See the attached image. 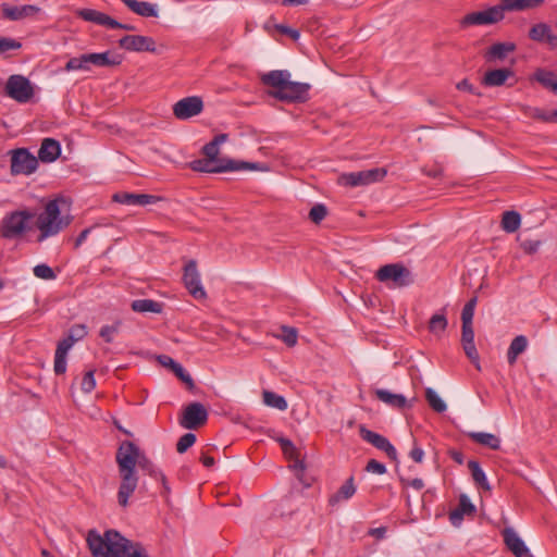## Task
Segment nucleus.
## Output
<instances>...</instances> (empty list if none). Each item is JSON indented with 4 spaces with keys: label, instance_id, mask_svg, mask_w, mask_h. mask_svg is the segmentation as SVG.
Returning <instances> with one entry per match:
<instances>
[{
    "label": "nucleus",
    "instance_id": "42",
    "mask_svg": "<svg viewBox=\"0 0 557 557\" xmlns=\"http://www.w3.org/2000/svg\"><path fill=\"white\" fill-rule=\"evenodd\" d=\"M536 79L544 87L550 89L554 92H557V76L554 73L547 71H539L536 73Z\"/></svg>",
    "mask_w": 557,
    "mask_h": 557
},
{
    "label": "nucleus",
    "instance_id": "29",
    "mask_svg": "<svg viewBox=\"0 0 557 557\" xmlns=\"http://www.w3.org/2000/svg\"><path fill=\"white\" fill-rule=\"evenodd\" d=\"M375 396L379 400L393 408L403 409L407 406V399L401 394H394L386 389H376Z\"/></svg>",
    "mask_w": 557,
    "mask_h": 557
},
{
    "label": "nucleus",
    "instance_id": "33",
    "mask_svg": "<svg viewBox=\"0 0 557 557\" xmlns=\"http://www.w3.org/2000/svg\"><path fill=\"white\" fill-rule=\"evenodd\" d=\"M468 436L475 443L486 446L493 450L500 448V440L492 433L470 432L468 433Z\"/></svg>",
    "mask_w": 557,
    "mask_h": 557
},
{
    "label": "nucleus",
    "instance_id": "62",
    "mask_svg": "<svg viewBox=\"0 0 557 557\" xmlns=\"http://www.w3.org/2000/svg\"><path fill=\"white\" fill-rule=\"evenodd\" d=\"M533 117L545 121V122H555L554 111L550 113H545L539 109L534 110Z\"/></svg>",
    "mask_w": 557,
    "mask_h": 557
},
{
    "label": "nucleus",
    "instance_id": "57",
    "mask_svg": "<svg viewBox=\"0 0 557 557\" xmlns=\"http://www.w3.org/2000/svg\"><path fill=\"white\" fill-rule=\"evenodd\" d=\"M474 342V331L472 324H462L461 343Z\"/></svg>",
    "mask_w": 557,
    "mask_h": 557
},
{
    "label": "nucleus",
    "instance_id": "14",
    "mask_svg": "<svg viewBox=\"0 0 557 557\" xmlns=\"http://www.w3.org/2000/svg\"><path fill=\"white\" fill-rule=\"evenodd\" d=\"M203 110V101L199 96H190L178 100L173 106V114L178 120H188L200 114Z\"/></svg>",
    "mask_w": 557,
    "mask_h": 557
},
{
    "label": "nucleus",
    "instance_id": "36",
    "mask_svg": "<svg viewBox=\"0 0 557 557\" xmlns=\"http://www.w3.org/2000/svg\"><path fill=\"white\" fill-rule=\"evenodd\" d=\"M521 224V216L517 211H505L502 219V227L507 233L516 232Z\"/></svg>",
    "mask_w": 557,
    "mask_h": 557
},
{
    "label": "nucleus",
    "instance_id": "12",
    "mask_svg": "<svg viewBox=\"0 0 557 557\" xmlns=\"http://www.w3.org/2000/svg\"><path fill=\"white\" fill-rule=\"evenodd\" d=\"M504 18L500 5L488 8L484 11L471 12L462 17L460 21L461 27H469L474 25H490L495 24Z\"/></svg>",
    "mask_w": 557,
    "mask_h": 557
},
{
    "label": "nucleus",
    "instance_id": "11",
    "mask_svg": "<svg viewBox=\"0 0 557 557\" xmlns=\"http://www.w3.org/2000/svg\"><path fill=\"white\" fill-rule=\"evenodd\" d=\"M38 160L27 149L18 148L11 151V173L13 175H29L36 171Z\"/></svg>",
    "mask_w": 557,
    "mask_h": 557
},
{
    "label": "nucleus",
    "instance_id": "53",
    "mask_svg": "<svg viewBox=\"0 0 557 557\" xmlns=\"http://www.w3.org/2000/svg\"><path fill=\"white\" fill-rule=\"evenodd\" d=\"M86 334L87 330L84 324H75L70 329L67 337L75 344L77 341L83 339Z\"/></svg>",
    "mask_w": 557,
    "mask_h": 557
},
{
    "label": "nucleus",
    "instance_id": "24",
    "mask_svg": "<svg viewBox=\"0 0 557 557\" xmlns=\"http://www.w3.org/2000/svg\"><path fill=\"white\" fill-rule=\"evenodd\" d=\"M74 343L69 338L65 337L64 339L60 341L57 349H55V356H54V372L55 374H63L66 371V354L72 348Z\"/></svg>",
    "mask_w": 557,
    "mask_h": 557
},
{
    "label": "nucleus",
    "instance_id": "41",
    "mask_svg": "<svg viewBox=\"0 0 557 557\" xmlns=\"http://www.w3.org/2000/svg\"><path fill=\"white\" fill-rule=\"evenodd\" d=\"M202 152L207 159L212 161L215 164H226L230 159H218L220 148L216 146V143L212 140L206 144L202 148Z\"/></svg>",
    "mask_w": 557,
    "mask_h": 557
},
{
    "label": "nucleus",
    "instance_id": "63",
    "mask_svg": "<svg viewBox=\"0 0 557 557\" xmlns=\"http://www.w3.org/2000/svg\"><path fill=\"white\" fill-rule=\"evenodd\" d=\"M457 89L468 91L470 94H476L473 85L468 79H462L457 84Z\"/></svg>",
    "mask_w": 557,
    "mask_h": 557
},
{
    "label": "nucleus",
    "instance_id": "22",
    "mask_svg": "<svg viewBox=\"0 0 557 557\" xmlns=\"http://www.w3.org/2000/svg\"><path fill=\"white\" fill-rule=\"evenodd\" d=\"M475 512V506L470 502L469 497L461 494L459 497V505L450 511L449 520L453 525L458 527L463 520V516H471Z\"/></svg>",
    "mask_w": 557,
    "mask_h": 557
},
{
    "label": "nucleus",
    "instance_id": "28",
    "mask_svg": "<svg viewBox=\"0 0 557 557\" xmlns=\"http://www.w3.org/2000/svg\"><path fill=\"white\" fill-rule=\"evenodd\" d=\"M544 3V0H502L500 8L503 14L505 11H524L534 9Z\"/></svg>",
    "mask_w": 557,
    "mask_h": 557
},
{
    "label": "nucleus",
    "instance_id": "20",
    "mask_svg": "<svg viewBox=\"0 0 557 557\" xmlns=\"http://www.w3.org/2000/svg\"><path fill=\"white\" fill-rule=\"evenodd\" d=\"M516 49L517 46L515 42H496L484 51L483 57L487 63L502 62Z\"/></svg>",
    "mask_w": 557,
    "mask_h": 557
},
{
    "label": "nucleus",
    "instance_id": "56",
    "mask_svg": "<svg viewBox=\"0 0 557 557\" xmlns=\"http://www.w3.org/2000/svg\"><path fill=\"white\" fill-rule=\"evenodd\" d=\"M117 332V325H106L100 330V336L107 342L113 341V334Z\"/></svg>",
    "mask_w": 557,
    "mask_h": 557
},
{
    "label": "nucleus",
    "instance_id": "30",
    "mask_svg": "<svg viewBox=\"0 0 557 557\" xmlns=\"http://www.w3.org/2000/svg\"><path fill=\"white\" fill-rule=\"evenodd\" d=\"M355 493H356V486L354 483V478L350 476L338 488V491L329 498V504L331 506H335L336 504H338L342 500H347V499L351 498L355 495Z\"/></svg>",
    "mask_w": 557,
    "mask_h": 557
},
{
    "label": "nucleus",
    "instance_id": "34",
    "mask_svg": "<svg viewBox=\"0 0 557 557\" xmlns=\"http://www.w3.org/2000/svg\"><path fill=\"white\" fill-rule=\"evenodd\" d=\"M132 309L136 312H153L160 313L162 311V305L152 299H137L132 302Z\"/></svg>",
    "mask_w": 557,
    "mask_h": 557
},
{
    "label": "nucleus",
    "instance_id": "19",
    "mask_svg": "<svg viewBox=\"0 0 557 557\" xmlns=\"http://www.w3.org/2000/svg\"><path fill=\"white\" fill-rule=\"evenodd\" d=\"M161 198L148 194L116 193L112 196V200L127 206H147L156 203Z\"/></svg>",
    "mask_w": 557,
    "mask_h": 557
},
{
    "label": "nucleus",
    "instance_id": "2",
    "mask_svg": "<svg viewBox=\"0 0 557 557\" xmlns=\"http://www.w3.org/2000/svg\"><path fill=\"white\" fill-rule=\"evenodd\" d=\"M144 453L133 442L124 441L117 448L115 461L119 468L121 483L117 492V502L126 507L128 499L138 485L136 466L139 467Z\"/></svg>",
    "mask_w": 557,
    "mask_h": 557
},
{
    "label": "nucleus",
    "instance_id": "27",
    "mask_svg": "<svg viewBox=\"0 0 557 557\" xmlns=\"http://www.w3.org/2000/svg\"><path fill=\"white\" fill-rule=\"evenodd\" d=\"M88 66H114L121 63V57L117 54L112 55L109 51L102 53H86Z\"/></svg>",
    "mask_w": 557,
    "mask_h": 557
},
{
    "label": "nucleus",
    "instance_id": "18",
    "mask_svg": "<svg viewBox=\"0 0 557 557\" xmlns=\"http://www.w3.org/2000/svg\"><path fill=\"white\" fill-rule=\"evenodd\" d=\"M40 8L33 4L25 5H10L8 3L1 4L2 16L10 21H20L36 15Z\"/></svg>",
    "mask_w": 557,
    "mask_h": 557
},
{
    "label": "nucleus",
    "instance_id": "1",
    "mask_svg": "<svg viewBox=\"0 0 557 557\" xmlns=\"http://www.w3.org/2000/svg\"><path fill=\"white\" fill-rule=\"evenodd\" d=\"M86 541L94 557H149L141 543L132 542L115 530H108L103 535L90 530Z\"/></svg>",
    "mask_w": 557,
    "mask_h": 557
},
{
    "label": "nucleus",
    "instance_id": "50",
    "mask_svg": "<svg viewBox=\"0 0 557 557\" xmlns=\"http://www.w3.org/2000/svg\"><path fill=\"white\" fill-rule=\"evenodd\" d=\"M466 356L475 364L476 369L480 370L479 352L476 350L474 342L461 343Z\"/></svg>",
    "mask_w": 557,
    "mask_h": 557
},
{
    "label": "nucleus",
    "instance_id": "31",
    "mask_svg": "<svg viewBox=\"0 0 557 557\" xmlns=\"http://www.w3.org/2000/svg\"><path fill=\"white\" fill-rule=\"evenodd\" d=\"M528 347V339L524 335L516 336L508 348L507 360L510 366H513L519 355L525 351Z\"/></svg>",
    "mask_w": 557,
    "mask_h": 557
},
{
    "label": "nucleus",
    "instance_id": "60",
    "mask_svg": "<svg viewBox=\"0 0 557 557\" xmlns=\"http://www.w3.org/2000/svg\"><path fill=\"white\" fill-rule=\"evenodd\" d=\"M473 315L474 309H469V307L465 306L461 312L462 324H472Z\"/></svg>",
    "mask_w": 557,
    "mask_h": 557
},
{
    "label": "nucleus",
    "instance_id": "32",
    "mask_svg": "<svg viewBox=\"0 0 557 557\" xmlns=\"http://www.w3.org/2000/svg\"><path fill=\"white\" fill-rule=\"evenodd\" d=\"M139 468L146 471L150 476L161 481L164 488V495L170 493V486L168 485L165 475L162 473V471L154 467V465L145 456V454L140 460Z\"/></svg>",
    "mask_w": 557,
    "mask_h": 557
},
{
    "label": "nucleus",
    "instance_id": "16",
    "mask_svg": "<svg viewBox=\"0 0 557 557\" xmlns=\"http://www.w3.org/2000/svg\"><path fill=\"white\" fill-rule=\"evenodd\" d=\"M360 436L363 441L370 443L374 447L386 453V455L392 459H397V451L395 447L389 443V441L383 435L375 433L371 430H368L366 426H361L359 430Z\"/></svg>",
    "mask_w": 557,
    "mask_h": 557
},
{
    "label": "nucleus",
    "instance_id": "51",
    "mask_svg": "<svg viewBox=\"0 0 557 557\" xmlns=\"http://www.w3.org/2000/svg\"><path fill=\"white\" fill-rule=\"evenodd\" d=\"M22 44L13 38L0 37V54H3L10 50H18Z\"/></svg>",
    "mask_w": 557,
    "mask_h": 557
},
{
    "label": "nucleus",
    "instance_id": "59",
    "mask_svg": "<svg viewBox=\"0 0 557 557\" xmlns=\"http://www.w3.org/2000/svg\"><path fill=\"white\" fill-rule=\"evenodd\" d=\"M276 29L282 34L288 35L294 40H298L300 36L297 29L290 28L285 25H276Z\"/></svg>",
    "mask_w": 557,
    "mask_h": 557
},
{
    "label": "nucleus",
    "instance_id": "13",
    "mask_svg": "<svg viewBox=\"0 0 557 557\" xmlns=\"http://www.w3.org/2000/svg\"><path fill=\"white\" fill-rule=\"evenodd\" d=\"M208 410L198 401L188 404L183 411L180 424L187 430H196L208 420Z\"/></svg>",
    "mask_w": 557,
    "mask_h": 557
},
{
    "label": "nucleus",
    "instance_id": "46",
    "mask_svg": "<svg viewBox=\"0 0 557 557\" xmlns=\"http://www.w3.org/2000/svg\"><path fill=\"white\" fill-rule=\"evenodd\" d=\"M34 275L38 278H41V280H47V281H50V280H54L55 278V273L54 271L47 264L45 263H41V264H37L34 269Z\"/></svg>",
    "mask_w": 557,
    "mask_h": 557
},
{
    "label": "nucleus",
    "instance_id": "37",
    "mask_svg": "<svg viewBox=\"0 0 557 557\" xmlns=\"http://www.w3.org/2000/svg\"><path fill=\"white\" fill-rule=\"evenodd\" d=\"M553 33L552 27L546 23L533 25L529 32V37L537 42H545Z\"/></svg>",
    "mask_w": 557,
    "mask_h": 557
},
{
    "label": "nucleus",
    "instance_id": "8",
    "mask_svg": "<svg viewBox=\"0 0 557 557\" xmlns=\"http://www.w3.org/2000/svg\"><path fill=\"white\" fill-rule=\"evenodd\" d=\"M189 168L196 172L205 173H223L227 171H237L244 169L256 170L258 165L256 163L240 162L237 163L234 160H228L226 164H215L209 159H197L189 163Z\"/></svg>",
    "mask_w": 557,
    "mask_h": 557
},
{
    "label": "nucleus",
    "instance_id": "17",
    "mask_svg": "<svg viewBox=\"0 0 557 557\" xmlns=\"http://www.w3.org/2000/svg\"><path fill=\"white\" fill-rule=\"evenodd\" d=\"M502 535L506 547L516 557H533L525 543L512 528H505Z\"/></svg>",
    "mask_w": 557,
    "mask_h": 557
},
{
    "label": "nucleus",
    "instance_id": "35",
    "mask_svg": "<svg viewBox=\"0 0 557 557\" xmlns=\"http://www.w3.org/2000/svg\"><path fill=\"white\" fill-rule=\"evenodd\" d=\"M468 468L471 472L472 479L475 484L480 485L482 488L490 491L491 486L486 479L484 471L482 470L480 463L475 460H470L468 462Z\"/></svg>",
    "mask_w": 557,
    "mask_h": 557
},
{
    "label": "nucleus",
    "instance_id": "10",
    "mask_svg": "<svg viewBox=\"0 0 557 557\" xmlns=\"http://www.w3.org/2000/svg\"><path fill=\"white\" fill-rule=\"evenodd\" d=\"M5 91L9 97L21 103L29 101L34 96L30 82L22 75H11L7 82Z\"/></svg>",
    "mask_w": 557,
    "mask_h": 557
},
{
    "label": "nucleus",
    "instance_id": "9",
    "mask_svg": "<svg viewBox=\"0 0 557 557\" xmlns=\"http://www.w3.org/2000/svg\"><path fill=\"white\" fill-rule=\"evenodd\" d=\"M183 282L186 289L195 299H206L207 293L201 284L197 261L188 260L183 269Z\"/></svg>",
    "mask_w": 557,
    "mask_h": 557
},
{
    "label": "nucleus",
    "instance_id": "38",
    "mask_svg": "<svg viewBox=\"0 0 557 557\" xmlns=\"http://www.w3.org/2000/svg\"><path fill=\"white\" fill-rule=\"evenodd\" d=\"M448 325V321L444 313H435L429 321V330L436 336H441Z\"/></svg>",
    "mask_w": 557,
    "mask_h": 557
},
{
    "label": "nucleus",
    "instance_id": "48",
    "mask_svg": "<svg viewBox=\"0 0 557 557\" xmlns=\"http://www.w3.org/2000/svg\"><path fill=\"white\" fill-rule=\"evenodd\" d=\"M196 442V435L194 433H186L178 440L176 444V450L180 454L185 453L189 447H191Z\"/></svg>",
    "mask_w": 557,
    "mask_h": 557
},
{
    "label": "nucleus",
    "instance_id": "25",
    "mask_svg": "<svg viewBox=\"0 0 557 557\" xmlns=\"http://www.w3.org/2000/svg\"><path fill=\"white\" fill-rule=\"evenodd\" d=\"M61 153V147L58 140L45 138L38 151V158L42 162H53Z\"/></svg>",
    "mask_w": 557,
    "mask_h": 557
},
{
    "label": "nucleus",
    "instance_id": "45",
    "mask_svg": "<svg viewBox=\"0 0 557 557\" xmlns=\"http://www.w3.org/2000/svg\"><path fill=\"white\" fill-rule=\"evenodd\" d=\"M282 331L283 334L277 337L282 339L288 347H294L297 344V330L295 327L283 325Z\"/></svg>",
    "mask_w": 557,
    "mask_h": 557
},
{
    "label": "nucleus",
    "instance_id": "6",
    "mask_svg": "<svg viewBox=\"0 0 557 557\" xmlns=\"http://www.w3.org/2000/svg\"><path fill=\"white\" fill-rule=\"evenodd\" d=\"M375 278L384 284H392L395 288L409 286L413 283L411 271L403 263H388L375 272Z\"/></svg>",
    "mask_w": 557,
    "mask_h": 557
},
{
    "label": "nucleus",
    "instance_id": "52",
    "mask_svg": "<svg viewBox=\"0 0 557 557\" xmlns=\"http://www.w3.org/2000/svg\"><path fill=\"white\" fill-rule=\"evenodd\" d=\"M172 372L186 384L188 389H193L195 387V383L191 376L184 370V368L178 363Z\"/></svg>",
    "mask_w": 557,
    "mask_h": 557
},
{
    "label": "nucleus",
    "instance_id": "43",
    "mask_svg": "<svg viewBox=\"0 0 557 557\" xmlns=\"http://www.w3.org/2000/svg\"><path fill=\"white\" fill-rule=\"evenodd\" d=\"M517 240L519 242L521 249L527 255L536 253L539 251L540 247L542 246V242L540 239H531V238H524V237L518 236Z\"/></svg>",
    "mask_w": 557,
    "mask_h": 557
},
{
    "label": "nucleus",
    "instance_id": "3",
    "mask_svg": "<svg viewBox=\"0 0 557 557\" xmlns=\"http://www.w3.org/2000/svg\"><path fill=\"white\" fill-rule=\"evenodd\" d=\"M65 208L69 209L65 198L58 197L47 201L40 213H35L34 226L39 231L37 242L58 235L72 223L73 216L63 213Z\"/></svg>",
    "mask_w": 557,
    "mask_h": 557
},
{
    "label": "nucleus",
    "instance_id": "15",
    "mask_svg": "<svg viewBox=\"0 0 557 557\" xmlns=\"http://www.w3.org/2000/svg\"><path fill=\"white\" fill-rule=\"evenodd\" d=\"M121 48L135 52H156L153 38L141 35H126L119 40Z\"/></svg>",
    "mask_w": 557,
    "mask_h": 557
},
{
    "label": "nucleus",
    "instance_id": "61",
    "mask_svg": "<svg viewBox=\"0 0 557 557\" xmlns=\"http://www.w3.org/2000/svg\"><path fill=\"white\" fill-rule=\"evenodd\" d=\"M401 483L406 486H411L417 491H420L424 487V483L421 479L405 480L401 478Z\"/></svg>",
    "mask_w": 557,
    "mask_h": 557
},
{
    "label": "nucleus",
    "instance_id": "54",
    "mask_svg": "<svg viewBox=\"0 0 557 557\" xmlns=\"http://www.w3.org/2000/svg\"><path fill=\"white\" fill-rule=\"evenodd\" d=\"M95 386H96L95 371L89 370L85 373V375L82 380V383H81V387H82L83 392L90 393L95 388Z\"/></svg>",
    "mask_w": 557,
    "mask_h": 557
},
{
    "label": "nucleus",
    "instance_id": "7",
    "mask_svg": "<svg viewBox=\"0 0 557 557\" xmlns=\"http://www.w3.org/2000/svg\"><path fill=\"white\" fill-rule=\"evenodd\" d=\"M387 174L383 168H375L360 172L344 173L338 176L337 183L342 186H364L382 181Z\"/></svg>",
    "mask_w": 557,
    "mask_h": 557
},
{
    "label": "nucleus",
    "instance_id": "4",
    "mask_svg": "<svg viewBox=\"0 0 557 557\" xmlns=\"http://www.w3.org/2000/svg\"><path fill=\"white\" fill-rule=\"evenodd\" d=\"M263 85L273 87L270 96L285 102H304L308 98L310 85L290 81V73L285 70L270 71L261 76Z\"/></svg>",
    "mask_w": 557,
    "mask_h": 557
},
{
    "label": "nucleus",
    "instance_id": "49",
    "mask_svg": "<svg viewBox=\"0 0 557 557\" xmlns=\"http://www.w3.org/2000/svg\"><path fill=\"white\" fill-rule=\"evenodd\" d=\"M277 442L280 443L283 454L286 458H288V459L296 458V456L298 455V451H297L295 445L292 443V441H289L285 437H280V438H277Z\"/></svg>",
    "mask_w": 557,
    "mask_h": 557
},
{
    "label": "nucleus",
    "instance_id": "64",
    "mask_svg": "<svg viewBox=\"0 0 557 557\" xmlns=\"http://www.w3.org/2000/svg\"><path fill=\"white\" fill-rule=\"evenodd\" d=\"M410 457L416 461V462H422L423 460V457H424V451L418 447V446H414L411 451H410Z\"/></svg>",
    "mask_w": 557,
    "mask_h": 557
},
{
    "label": "nucleus",
    "instance_id": "23",
    "mask_svg": "<svg viewBox=\"0 0 557 557\" xmlns=\"http://www.w3.org/2000/svg\"><path fill=\"white\" fill-rule=\"evenodd\" d=\"M513 76V72L510 69L503 67V69H495L487 71L483 78L482 84L486 87H499L505 85L506 81L509 77Z\"/></svg>",
    "mask_w": 557,
    "mask_h": 557
},
{
    "label": "nucleus",
    "instance_id": "26",
    "mask_svg": "<svg viewBox=\"0 0 557 557\" xmlns=\"http://www.w3.org/2000/svg\"><path fill=\"white\" fill-rule=\"evenodd\" d=\"M123 3L134 13L144 17L158 16L157 5L146 1L122 0Z\"/></svg>",
    "mask_w": 557,
    "mask_h": 557
},
{
    "label": "nucleus",
    "instance_id": "40",
    "mask_svg": "<svg viewBox=\"0 0 557 557\" xmlns=\"http://www.w3.org/2000/svg\"><path fill=\"white\" fill-rule=\"evenodd\" d=\"M425 398L434 411L444 412L446 410L445 401L432 388L425 389Z\"/></svg>",
    "mask_w": 557,
    "mask_h": 557
},
{
    "label": "nucleus",
    "instance_id": "44",
    "mask_svg": "<svg viewBox=\"0 0 557 557\" xmlns=\"http://www.w3.org/2000/svg\"><path fill=\"white\" fill-rule=\"evenodd\" d=\"M90 67L88 66L87 57L86 54H82L77 58L70 59L65 64L66 71H77V70H84L88 71Z\"/></svg>",
    "mask_w": 557,
    "mask_h": 557
},
{
    "label": "nucleus",
    "instance_id": "47",
    "mask_svg": "<svg viewBox=\"0 0 557 557\" xmlns=\"http://www.w3.org/2000/svg\"><path fill=\"white\" fill-rule=\"evenodd\" d=\"M326 207L322 203H318L310 209L309 218L313 223L319 224L326 216Z\"/></svg>",
    "mask_w": 557,
    "mask_h": 557
},
{
    "label": "nucleus",
    "instance_id": "39",
    "mask_svg": "<svg viewBox=\"0 0 557 557\" xmlns=\"http://www.w3.org/2000/svg\"><path fill=\"white\" fill-rule=\"evenodd\" d=\"M262 397H263V403L269 407L276 408L278 410L287 409V401L281 395H277L270 391H263Z\"/></svg>",
    "mask_w": 557,
    "mask_h": 557
},
{
    "label": "nucleus",
    "instance_id": "55",
    "mask_svg": "<svg viewBox=\"0 0 557 557\" xmlns=\"http://www.w3.org/2000/svg\"><path fill=\"white\" fill-rule=\"evenodd\" d=\"M366 471L382 475L386 473V467L375 459H370L366 466Z\"/></svg>",
    "mask_w": 557,
    "mask_h": 557
},
{
    "label": "nucleus",
    "instance_id": "58",
    "mask_svg": "<svg viewBox=\"0 0 557 557\" xmlns=\"http://www.w3.org/2000/svg\"><path fill=\"white\" fill-rule=\"evenodd\" d=\"M157 359L161 366L169 368L171 371L178 364V362L166 355H160Z\"/></svg>",
    "mask_w": 557,
    "mask_h": 557
},
{
    "label": "nucleus",
    "instance_id": "5",
    "mask_svg": "<svg viewBox=\"0 0 557 557\" xmlns=\"http://www.w3.org/2000/svg\"><path fill=\"white\" fill-rule=\"evenodd\" d=\"M30 210H16L8 213L1 221L0 234L5 239L22 237L28 228V221L34 219Z\"/></svg>",
    "mask_w": 557,
    "mask_h": 557
},
{
    "label": "nucleus",
    "instance_id": "21",
    "mask_svg": "<svg viewBox=\"0 0 557 557\" xmlns=\"http://www.w3.org/2000/svg\"><path fill=\"white\" fill-rule=\"evenodd\" d=\"M76 14L86 22H91L108 28H111V26H119V22L116 20L94 9H79Z\"/></svg>",
    "mask_w": 557,
    "mask_h": 557
}]
</instances>
